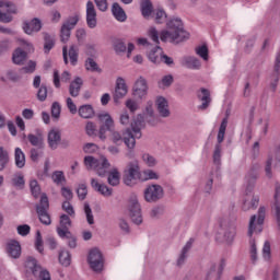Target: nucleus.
<instances>
[{
  "mask_svg": "<svg viewBox=\"0 0 280 280\" xmlns=\"http://www.w3.org/2000/svg\"><path fill=\"white\" fill-rule=\"evenodd\" d=\"M273 199H275V202L271 209L280 226V186L279 185H276V192H275Z\"/></svg>",
  "mask_w": 280,
  "mask_h": 280,
  "instance_id": "cd10ccee",
  "label": "nucleus"
},
{
  "mask_svg": "<svg viewBox=\"0 0 280 280\" xmlns=\"http://www.w3.org/2000/svg\"><path fill=\"white\" fill-rule=\"evenodd\" d=\"M141 178V171L139 168V162L133 161L127 164V167L124 172L122 180L125 185H132V180H138Z\"/></svg>",
  "mask_w": 280,
  "mask_h": 280,
  "instance_id": "1a4fd4ad",
  "label": "nucleus"
},
{
  "mask_svg": "<svg viewBox=\"0 0 280 280\" xmlns=\"http://www.w3.org/2000/svg\"><path fill=\"white\" fill-rule=\"evenodd\" d=\"M45 148H33L31 149V160L34 162V163H37L38 159H40L44 154L43 150Z\"/></svg>",
  "mask_w": 280,
  "mask_h": 280,
  "instance_id": "864d4df0",
  "label": "nucleus"
},
{
  "mask_svg": "<svg viewBox=\"0 0 280 280\" xmlns=\"http://www.w3.org/2000/svg\"><path fill=\"white\" fill-rule=\"evenodd\" d=\"M162 54H163V49L160 46H155L153 49H151L148 52V58L150 62H153V65H159L161 60V56H163Z\"/></svg>",
  "mask_w": 280,
  "mask_h": 280,
  "instance_id": "72a5a7b5",
  "label": "nucleus"
},
{
  "mask_svg": "<svg viewBox=\"0 0 280 280\" xmlns=\"http://www.w3.org/2000/svg\"><path fill=\"white\" fill-rule=\"evenodd\" d=\"M84 165L86 170H94L97 176H106V173L110 167V163L108 162V159H106V156L95 159L92 155H88L84 158Z\"/></svg>",
  "mask_w": 280,
  "mask_h": 280,
  "instance_id": "7ed1b4c3",
  "label": "nucleus"
},
{
  "mask_svg": "<svg viewBox=\"0 0 280 280\" xmlns=\"http://www.w3.org/2000/svg\"><path fill=\"white\" fill-rule=\"evenodd\" d=\"M196 55L200 56L203 60H209V48L207 46H199L196 48Z\"/></svg>",
  "mask_w": 280,
  "mask_h": 280,
  "instance_id": "6e6d98bb",
  "label": "nucleus"
},
{
  "mask_svg": "<svg viewBox=\"0 0 280 280\" xmlns=\"http://www.w3.org/2000/svg\"><path fill=\"white\" fill-rule=\"evenodd\" d=\"M78 114L82 119H93L95 117V109H93V105H82L79 107Z\"/></svg>",
  "mask_w": 280,
  "mask_h": 280,
  "instance_id": "7c9ffc66",
  "label": "nucleus"
},
{
  "mask_svg": "<svg viewBox=\"0 0 280 280\" xmlns=\"http://www.w3.org/2000/svg\"><path fill=\"white\" fill-rule=\"evenodd\" d=\"M31 191L34 198H38L40 196V186L36 179L31 180L30 183Z\"/></svg>",
  "mask_w": 280,
  "mask_h": 280,
  "instance_id": "13d9d810",
  "label": "nucleus"
},
{
  "mask_svg": "<svg viewBox=\"0 0 280 280\" xmlns=\"http://www.w3.org/2000/svg\"><path fill=\"white\" fill-rule=\"evenodd\" d=\"M7 253L12 259H19L21 257V244L16 241H11L7 244Z\"/></svg>",
  "mask_w": 280,
  "mask_h": 280,
  "instance_id": "bb28decb",
  "label": "nucleus"
},
{
  "mask_svg": "<svg viewBox=\"0 0 280 280\" xmlns=\"http://www.w3.org/2000/svg\"><path fill=\"white\" fill-rule=\"evenodd\" d=\"M107 182L112 187H117V185H119V171H117V168L109 172Z\"/></svg>",
  "mask_w": 280,
  "mask_h": 280,
  "instance_id": "49530a36",
  "label": "nucleus"
},
{
  "mask_svg": "<svg viewBox=\"0 0 280 280\" xmlns=\"http://www.w3.org/2000/svg\"><path fill=\"white\" fill-rule=\"evenodd\" d=\"M112 13L115 16L116 21H119L120 23H125V21L128 19L126 15V11L119 5V3L115 2L112 7Z\"/></svg>",
  "mask_w": 280,
  "mask_h": 280,
  "instance_id": "473e14b6",
  "label": "nucleus"
},
{
  "mask_svg": "<svg viewBox=\"0 0 280 280\" xmlns=\"http://www.w3.org/2000/svg\"><path fill=\"white\" fill-rule=\"evenodd\" d=\"M129 217L133 224H143V214L141 213V205L139 203V199L137 195H132L129 199L128 203Z\"/></svg>",
  "mask_w": 280,
  "mask_h": 280,
  "instance_id": "0eeeda50",
  "label": "nucleus"
},
{
  "mask_svg": "<svg viewBox=\"0 0 280 280\" xmlns=\"http://www.w3.org/2000/svg\"><path fill=\"white\" fill-rule=\"evenodd\" d=\"M85 69L86 71H92L93 73H102V68H100L93 58H88L85 60Z\"/></svg>",
  "mask_w": 280,
  "mask_h": 280,
  "instance_id": "c03bdc74",
  "label": "nucleus"
},
{
  "mask_svg": "<svg viewBox=\"0 0 280 280\" xmlns=\"http://www.w3.org/2000/svg\"><path fill=\"white\" fill-rule=\"evenodd\" d=\"M189 34L185 31L183 26V20L175 18L170 20L166 23V30L160 33V39L162 43H173L174 45H178L179 43H184V40H188Z\"/></svg>",
  "mask_w": 280,
  "mask_h": 280,
  "instance_id": "f03ea898",
  "label": "nucleus"
},
{
  "mask_svg": "<svg viewBox=\"0 0 280 280\" xmlns=\"http://www.w3.org/2000/svg\"><path fill=\"white\" fill-rule=\"evenodd\" d=\"M226 126H229L228 117L223 118L222 122L220 125L218 137H217V141L219 143L218 145H220V143H222L224 141V135H226Z\"/></svg>",
  "mask_w": 280,
  "mask_h": 280,
  "instance_id": "a19ab883",
  "label": "nucleus"
},
{
  "mask_svg": "<svg viewBox=\"0 0 280 280\" xmlns=\"http://www.w3.org/2000/svg\"><path fill=\"white\" fill-rule=\"evenodd\" d=\"M49 199L47 195H42L39 205L36 206V213L38 215L39 222H42L45 226H49L51 224V215L49 214Z\"/></svg>",
  "mask_w": 280,
  "mask_h": 280,
  "instance_id": "423d86ee",
  "label": "nucleus"
},
{
  "mask_svg": "<svg viewBox=\"0 0 280 280\" xmlns=\"http://www.w3.org/2000/svg\"><path fill=\"white\" fill-rule=\"evenodd\" d=\"M91 187L94 189V191H97L105 198L113 196V188H109L105 184H100V182H97L95 178L91 179Z\"/></svg>",
  "mask_w": 280,
  "mask_h": 280,
  "instance_id": "b1692460",
  "label": "nucleus"
},
{
  "mask_svg": "<svg viewBox=\"0 0 280 280\" xmlns=\"http://www.w3.org/2000/svg\"><path fill=\"white\" fill-rule=\"evenodd\" d=\"M86 24L91 30L97 27V12L92 1H88L86 3Z\"/></svg>",
  "mask_w": 280,
  "mask_h": 280,
  "instance_id": "aec40b11",
  "label": "nucleus"
},
{
  "mask_svg": "<svg viewBox=\"0 0 280 280\" xmlns=\"http://www.w3.org/2000/svg\"><path fill=\"white\" fill-rule=\"evenodd\" d=\"M12 49V42L10 39L0 40V56H3L5 51H10Z\"/></svg>",
  "mask_w": 280,
  "mask_h": 280,
  "instance_id": "5fc2aeb1",
  "label": "nucleus"
},
{
  "mask_svg": "<svg viewBox=\"0 0 280 280\" xmlns=\"http://www.w3.org/2000/svg\"><path fill=\"white\" fill-rule=\"evenodd\" d=\"M11 185L15 189L25 188V176L21 172H16L11 176Z\"/></svg>",
  "mask_w": 280,
  "mask_h": 280,
  "instance_id": "2f4dec72",
  "label": "nucleus"
},
{
  "mask_svg": "<svg viewBox=\"0 0 280 280\" xmlns=\"http://www.w3.org/2000/svg\"><path fill=\"white\" fill-rule=\"evenodd\" d=\"M78 21H80V18L78 15H74L72 18H69L61 26L60 30V38L61 43H68L69 38H71V30L78 25Z\"/></svg>",
  "mask_w": 280,
  "mask_h": 280,
  "instance_id": "f8f14e48",
  "label": "nucleus"
},
{
  "mask_svg": "<svg viewBox=\"0 0 280 280\" xmlns=\"http://www.w3.org/2000/svg\"><path fill=\"white\" fill-rule=\"evenodd\" d=\"M130 130L131 132H133V138L135 141H137V139H141L142 133L141 130H143V128H145V118L143 117V115L139 114L136 117H133V119L130 122Z\"/></svg>",
  "mask_w": 280,
  "mask_h": 280,
  "instance_id": "2eb2a0df",
  "label": "nucleus"
},
{
  "mask_svg": "<svg viewBox=\"0 0 280 280\" xmlns=\"http://www.w3.org/2000/svg\"><path fill=\"white\" fill-rule=\"evenodd\" d=\"M59 262L61 266H71V254L68 250L62 249L59 253Z\"/></svg>",
  "mask_w": 280,
  "mask_h": 280,
  "instance_id": "de8ad7c7",
  "label": "nucleus"
},
{
  "mask_svg": "<svg viewBox=\"0 0 280 280\" xmlns=\"http://www.w3.org/2000/svg\"><path fill=\"white\" fill-rule=\"evenodd\" d=\"M198 98L202 104L199 106V110H207L211 104V92L209 90L202 88L200 93L198 94Z\"/></svg>",
  "mask_w": 280,
  "mask_h": 280,
  "instance_id": "a878e982",
  "label": "nucleus"
},
{
  "mask_svg": "<svg viewBox=\"0 0 280 280\" xmlns=\"http://www.w3.org/2000/svg\"><path fill=\"white\" fill-rule=\"evenodd\" d=\"M85 133L88 137H97V125L93 121H88L85 124Z\"/></svg>",
  "mask_w": 280,
  "mask_h": 280,
  "instance_id": "3c124183",
  "label": "nucleus"
},
{
  "mask_svg": "<svg viewBox=\"0 0 280 280\" xmlns=\"http://www.w3.org/2000/svg\"><path fill=\"white\" fill-rule=\"evenodd\" d=\"M80 54V48L75 45H71L70 48L67 46L62 47V56H63V62L65 65H69V58H70V65L72 67H75L78 65V56Z\"/></svg>",
  "mask_w": 280,
  "mask_h": 280,
  "instance_id": "4468645a",
  "label": "nucleus"
},
{
  "mask_svg": "<svg viewBox=\"0 0 280 280\" xmlns=\"http://www.w3.org/2000/svg\"><path fill=\"white\" fill-rule=\"evenodd\" d=\"M27 139L31 143V145H34V148H45V139L43 136H36L34 133H30L27 136Z\"/></svg>",
  "mask_w": 280,
  "mask_h": 280,
  "instance_id": "ea45409f",
  "label": "nucleus"
},
{
  "mask_svg": "<svg viewBox=\"0 0 280 280\" xmlns=\"http://www.w3.org/2000/svg\"><path fill=\"white\" fill-rule=\"evenodd\" d=\"M61 107L60 103L55 102L51 105V117L52 119H60Z\"/></svg>",
  "mask_w": 280,
  "mask_h": 280,
  "instance_id": "052dcab7",
  "label": "nucleus"
},
{
  "mask_svg": "<svg viewBox=\"0 0 280 280\" xmlns=\"http://www.w3.org/2000/svg\"><path fill=\"white\" fill-rule=\"evenodd\" d=\"M43 30V22H40L39 19L35 18L31 21H25L23 23V31L28 36H32V34L40 32Z\"/></svg>",
  "mask_w": 280,
  "mask_h": 280,
  "instance_id": "412c9836",
  "label": "nucleus"
},
{
  "mask_svg": "<svg viewBox=\"0 0 280 280\" xmlns=\"http://www.w3.org/2000/svg\"><path fill=\"white\" fill-rule=\"evenodd\" d=\"M5 77L10 80V82H19V80H21V75H19V72L12 69L7 70Z\"/></svg>",
  "mask_w": 280,
  "mask_h": 280,
  "instance_id": "e2e57ef3",
  "label": "nucleus"
},
{
  "mask_svg": "<svg viewBox=\"0 0 280 280\" xmlns=\"http://www.w3.org/2000/svg\"><path fill=\"white\" fill-rule=\"evenodd\" d=\"M128 95V85H126V80L124 78H118L116 80V88L113 95L115 104H119V100H124Z\"/></svg>",
  "mask_w": 280,
  "mask_h": 280,
  "instance_id": "dca6fc26",
  "label": "nucleus"
},
{
  "mask_svg": "<svg viewBox=\"0 0 280 280\" xmlns=\"http://www.w3.org/2000/svg\"><path fill=\"white\" fill-rule=\"evenodd\" d=\"M22 73H34L36 71V61H28L27 66L21 68Z\"/></svg>",
  "mask_w": 280,
  "mask_h": 280,
  "instance_id": "338daca9",
  "label": "nucleus"
},
{
  "mask_svg": "<svg viewBox=\"0 0 280 280\" xmlns=\"http://www.w3.org/2000/svg\"><path fill=\"white\" fill-rule=\"evenodd\" d=\"M77 194L79 200H85L89 194V190L86 189V184H80L79 188L77 189Z\"/></svg>",
  "mask_w": 280,
  "mask_h": 280,
  "instance_id": "bf43d9fd",
  "label": "nucleus"
},
{
  "mask_svg": "<svg viewBox=\"0 0 280 280\" xmlns=\"http://www.w3.org/2000/svg\"><path fill=\"white\" fill-rule=\"evenodd\" d=\"M257 207H259V196L245 191L242 206L243 211H250L252 209L255 210Z\"/></svg>",
  "mask_w": 280,
  "mask_h": 280,
  "instance_id": "f3484780",
  "label": "nucleus"
},
{
  "mask_svg": "<svg viewBox=\"0 0 280 280\" xmlns=\"http://www.w3.org/2000/svg\"><path fill=\"white\" fill-rule=\"evenodd\" d=\"M167 20V14L163 11V9H160L155 13V22L158 24L165 23Z\"/></svg>",
  "mask_w": 280,
  "mask_h": 280,
  "instance_id": "774afa93",
  "label": "nucleus"
},
{
  "mask_svg": "<svg viewBox=\"0 0 280 280\" xmlns=\"http://www.w3.org/2000/svg\"><path fill=\"white\" fill-rule=\"evenodd\" d=\"M266 220V207L258 209V215L250 217L247 235L253 237V233H261L264 231V221Z\"/></svg>",
  "mask_w": 280,
  "mask_h": 280,
  "instance_id": "20e7f679",
  "label": "nucleus"
},
{
  "mask_svg": "<svg viewBox=\"0 0 280 280\" xmlns=\"http://www.w3.org/2000/svg\"><path fill=\"white\" fill-rule=\"evenodd\" d=\"M280 78V50L276 55V61L273 66V73L271 74L270 89L277 91V84H279Z\"/></svg>",
  "mask_w": 280,
  "mask_h": 280,
  "instance_id": "4be33fe9",
  "label": "nucleus"
},
{
  "mask_svg": "<svg viewBox=\"0 0 280 280\" xmlns=\"http://www.w3.org/2000/svg\"><path fill=\"white\" fill-rule=\"evenodd\" d=\"M62 210L70 215V218H75V210L73 209V206L69 201H63L62 203Z\"/></svg>",
  "mask_w": 280,
  "mask_h": 280,
  "instance_id": "680f3d73",
  "label": "nucleus"
},
{
  "mask_svg": "<svg viewBox=\"0 0 280 280\" xmlns=\"http://www.w3.org/2000/svg\"><path fill=\"white\" fill-rule=\"evenodd\" d=\"M152 106H153L152 101H149L145 107V115L150 117V118H147L148 124H150L151 126H155L156 120L154 119V108Z\"/></svg>",
  "mask_w": 280,
  "mask_h": 280,
  "instance_id": "37998d69",
  "label": "nucleus"
},
{
  "mask_svg": "<svg viewBox=\"0 0 280 280\" xmlns=\"http://www.w3.org/2000/svg\"><path fill=\"white\" fill-rule=\"evenodd\" d=\"M84 82L82 81V78L77 77L69 85V94L71 97H78L80 95V91L82 89V85Z\"/></svg>",
  "mask_w": 280,
  "mask_h": 280,
  "instance_id": "c85d7f7f",
  "label": "nucleus"
},
{
  "mask_svg": "<svg viewBox=\"0 0 280 280\" xmlns=\"http://www.w3.org/2000/svg\"><path fill=\"white\" fill-rule=\"evenodd\" d=\"M127 47H126V43H124V40L121 39H116L114 42V50L116 51V54H124L126 51Z\"/></svg>",
  "mask_w": 280,
  "mask_h": 280,
  "instance_id": "4d7b16f0",
  "label": "nucleus"
},
{
  "mask_svg": "<svg viewBox=\"0 0 280 280\" xmlns=\"http://www.w3.org/2000/svg\"><path fill=\"white\" fill-rule=\"evenodd\" d=\"M12 60L14 65H23V62L27 60V52L21 48H18L12 55Z\"/></svg>",
  "mask_w": 280,
  "mask_h": 280,
  "instance_id": "e433bc0d",
  "label": "nucleus"
},
{
  "mask_svg": "<svg viewBox=\"0 0 280 280\" xmlns=\"http://www.w3.org/2000/svg\"><path fill=\"white\" fill-rule=\"evenodd\" d=\"M164 191L161 185H150L144 190V199L147 202H159L163 198Z\"/></svg>",
  "mask_w": 280,
  "mask_h": 280,
  "instance_id": "9b49d317",
  "label": "nucleus"
},
{
  "mask_svg": "<svg viewBox=\"0 0 280 280\" xmlns=\"http://www.w3.org/2000/svg\"><path fill=\"white\" fill-rule=\"evenodd\" d=\"M142 161L149 166V167H154V165H156V159L152 155H150V153H144L142 155Z\"/></svg>",
  "mask_w": 280,
  "mask_h": 280,
  "instance_id": "69168bd1",
  "label": "nucleus"
},
{
  "mask_svg": "<svg viewBox=\"0 0 280 280\" xmlns=\"http://www.w3.org/2000/svg\"><path fill=\"white\" fill-rule=\"evenodd\" d=\"M155 106L158 108V113L160 117H170L172 113L170 112V104L167 103V100L163 96H159L155 102Z\"/></svg>",
  "mask_w": 280,
  "mask_h": 280,
  "instance_id": "5701e85b",
  "label": "nucleus"
},
{
  "mask_svg": "<svg viewBox=\"0 0 280 280\" xmlns=\"http://www.w3.org/2000/svg\"><path fill=\"white\" fill-rule=\"evenodd\" d=\"M84 213L86 218L88 224H95V218L93 217V210L91 209V206L89 202L84 203Z\"/></svg>",
  "mask_w": 280,
  "mask_h": 280,
  "instance_id": "603ef678",
  "label": "nucleus"
},
{
  "mask_svg": "<svg viewBox=\"0 0 280 280\" xmlns=\"http://www.w3.org/2000/svg\"><path fill=\"white\" fill-rule=\"evenodd\" d=\"M37 100L39 102H45L47 100V85L42 84L37 91Z\"/></svg>",
  "mask_w": 280,
  "mask_h": 280,
  "instance_id": "0e129e2a",
  "label": "nucleus"
},
{
  "mask_svg": "<svg viewBox=\"0 0 280 280\" xmlns=\"http://www.w3.org/2000/svg\"><path fill=\"white\" fill-rule=\"evenodd\" d=\"M259 178V164H254L245 176L246 189L249 194H253L257 179Z\"/></svg>",
  "mask_w": 280,
  "mask_h": 280,
  "instance_id": "ddd939ff",
  "label": "nucleus"
},
{
  "mask_svg": "<svg viewBox=\"0 0 280 280\" xmlns=\"http://www.w3.org/2000/svg\"><path fill=\"white\" fill-rule=\"evenodd\" d=\"M62 135L58 129H51L48 132V145L51 150H58V145H60Z\"/></svg>",
  "mask_w": 280,
  "mask_h": 280,
  "instance_id": "393cba45",
  "label": "nucleus"
},
{
  "mask_svg": "<svg viewBox=\"0 0 280 280\" xmlns=\"http://www.w3.org/2000/svg\"><path fill=\"white\" fill-rule=\"evenodd\" d=\"M52 182L55 185H62V183L67 182L65 177V173L62 171H55L51 176Z\"/></svg>",
  "mask_w": 280,
  "mask_h": 280,
  "instance_id": "8fccbe9b",
  "label": "nucleus"
},
{
  "mask_svg": "<svg viewBox=\"0 0 280 280\" xmlns=\"http://www.w3.org/2000/svg\"><path fill=\"white\" fill-rule=\"evenodd\" d=\"M152 2L150 0H141V12L142 16L148 18L150 14H152Z\"/></svg>",
  "mask_w": 280,
  "mask_h": 280,
  "instance_id": "a18cd8bd",
  "label": "nucleus"
},
{
  "mask_svg": "<svg viewBox=\"0 0 280 280\" xmlns=\"http://www.w3.org/2000/svg\"><path fill=\"white\" fill-rule=\"evenodd\" d=\"M226 266V262L224 260H221V265H220V268H219V271L218 270V266L215 264H212L210 269L208 270L207 272V279H212V277H215V275H220L222 272V270H224V267Z\"/></svg>",
  "mask_w": 280,
  "mask_h": 280,
  "instance_id": "79ce46f5",
  "label": "nucleus"
},
{
  "mask_svg": "<svg viewBox=\"0 0 280 280\" xmlns=\"http://www.w3.org/2000/svg\"><path fill=\"white\" fill-rule=\"evenodd\" d=\"M88 261L90 268H92L94 272H102L104 269V257L98 248H93L90 250Z\"/></svg>",
  "mask_w": 280,
  "mask_h": 280,
  "instance_id": "9d476101",
  "label": "nucleus"
},
{
  "mask_svg": "<svg viewBox=\"0 0 280 280\" xmlns=\"http://www.w3.org/2000/svg\"><path fill=\"white\" fill-rule=\"evenodd\" d=\"M194 244V241L190 240L186 243V245L183 247L182 253L177 259V266H183L187 259V253L191 250V245Z\"/></svg>",
  "mask_w": 280,
  "mask_h": 280,
  "instance_id": "4c0bfd02",
  "label": "nucleus"
},
{
  "mask_svg": "<svg viewBox=\"0 0 280 280\" xmlns=\"http://www.w3.org/2000/svg\"><path fill=\"white\" fill-rule=\"evenodd\" d=\"M43 36H44V51L46 54H49V51H51V49H54V46L56 45V39L54 38V36L49 35V33L47 32H44Z\"/></svg>",
  "mask_w": 280,
  "mask_h": 280,
  "instance_id": "c9c22d12",
  "label": "nucleus"
},
{
  "mask_svg": "<svg viewBox=\"0 0 280 280\" xmlns=\"http://www.w3.org/2000/svg\"><path fill=\"white\" fill-rule=\"evenodd\" d=\"M59 224L60 226L57 228L59 237H71V232L69 231L71 229V218L67 214H61Z\"/></svg>",
  "mask_w": 280,
  "mask_h": 280,
  "instance_id": "6ab92c4d",
  "label": "nucleus"
},
{
  "mask_svg": "<svg viewBox=\"0 0 280 280\" xmlns=\"http://www.w3.org/2000/svg\"><path fill=\"white\" fill-rule=\"evenodd\" d=\"M236 219H221L220 226L223 229V240L226 244H233V240H235V235L237 233V224L235 223Z\"/></svg>",
  "mask_w": 280,
  "mask_h": 280,
  "instance_id": "6e6552de",
  "label": "nucleus"
},
{
  "mask_svg": "<svg viewBox=\"0 0 280 280\" xmlns=\"http://www.w3.org/2000/svg\"><path fill=\"white\" fill-rule=\"evenodd\" d=\"M182 66L186 67L187 69L198 70L200 67H202V63H200V59L196 57H184L182 59Z\"/></svg>",
  "mask_w": 280,
  "mask_h": 280,
  "instance_id": "c756f323",
  "label": "nucleus"
},
{
  "mask_svg": "<svg viewBox=\"0 0 280 280\" xmlns=\"http://www.w3.org/2000/svg\"><path fill=\"white\" fill-rule=\"evenodd\" d=\"M0 8H7L9 14H16V4L11 1L0 0Z\"/></svg>",
  "mask_w": 280,
  "mask_h": 280,
  "instance_id": "09e8293b",
  "label": "nucleus"
},
{
  "mask_svg": "<svg viewBox=\"0 0 280 280\" xmlns=\"http://www.w3.org/2000/svg\"><path fill=\"white\" fill-rule=\"evenodd\" d=\"M14 161H15V166L19 170H23V167H25V153L23 152V150H21V148H15Z\"/></svg>",
  "mask_w": 280,
  "mask_h": 280,
  "instance_id": "f704fd0d",
  "label": "nucleus"
},
{
  "mask_svg": "<svg viewBox=\"0 0 280 280\" xmlns=\"http://www.w3.org/2000/svg\"><path fill=\"white\" fill-rule=\"evenodd\" d=\"M10 163V153L5 148L0 147V172H3L8 164Z\"/></svg>",
  "mask_w": 280,
  "mask_h": 280,
  "instance_id": "58836bf2",
  "label": "nucleus"
},
{
  "mask_svg": "<svg viewBox=\"0 0 280 280\" xmlns=\"http://www.w3.org/2000/svg\"><path fill=\"white\" fill-rule=\"evenodd\" d=\"M133 95L139 100H143L148 95V81L143 77H139L133 85Z\"/></svg>",
  "mask_w": 280,
  "mask_h": 280,
  "instance_id": "a211bd4d",
  "label": "nucleus"
},
{
  "mask_svg": "<svg viewBox=\"0 0 280 280\" xmlns=\"http://www.w3.org/2000/svg\"><path fill=\"white\" fill-rule=\"evenodd\" d=\"M97 117L101 124L98 129V138L101 141H104L106 139V132H109V141H112L114 145H121V143H125L128 150L126 156L132 159V156H135L133 150L137 145V140H135L132 130L127 128L121 135V132L115 130V120H113L110 114H98Z\"/></svg>",
  "mask_w": 280,
  "mask_h": 280,
  "instance_id": "f257e3e1",
  "label": "nucleus"
},
{
  "mask_svg": "<svg viewBox=\"0 0 280 280\" xmlns=\"http://www.w3.org/2000/svg\"><path fill=\"white\" fill-rule=\"evenodd\" d=\"M27 270H31L32 275L37 280H51V275L38 265V261L34 257H28L25 262Z\"/></svg>",
  "mask_w": 280,
  "mask_h": 280,
  "instance_id": "39448f33",
  "label": "nucleus"
}]
</instances>
